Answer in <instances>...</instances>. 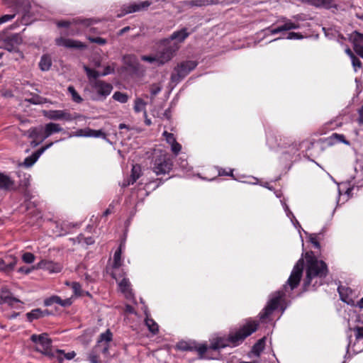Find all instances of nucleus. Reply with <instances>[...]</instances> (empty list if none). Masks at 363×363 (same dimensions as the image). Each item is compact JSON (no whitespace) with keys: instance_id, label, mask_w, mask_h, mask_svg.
Masks as SVG:
<instances>
[{"instance_id":"obj_21","label":"nucleus","mask_w":363,"mask_h":363,"mask_svg":"<svg viewBox=\"0 0 363 363\" xmlns=\"http://www.w3.org/2000/svg\"><path fill=\"white\" fill-rule=\"evenodd\" d=\"M118 286L120 291L124 294L125 298L130 299L133 298V294L130 289V283L128 279H123L119 283Z\"/></svg>"},{"instance_id":"obj_4","label":"nucleus","mask_w":363,"mask_h":363,"mask_svg":"<svg viewBox=\"0 0 363 363\" xmlns=\"http://www.w3.org/2000/svg\"><path fill=\"white\" fill-rule=\"evenodd\" d=\"M173 162L167 154L157 156L152 162V170L157 176L167 174L172 169Z\"/></svg>"},{"instance_id":"obj_35","label":"nucleus","mask_w":363,"mask_h":363,"mask_svg":"<svg viewBox=\"0 0 363 363\" xmlns=\"http://www.w3.org/2000/svg\"><path fill=\"white\" fill-rule=\"evenodd\" d=\"M310 4L316 7L329 9L332 6V0H308Z\"/></svg>"},{"instance_id":"obj_64","label":"nucleus","mask_w":363,"mask_h":363,"mask_svg":"<svg viewBox=\"0 0 363 363\" xmlns=\"http://www.w3.org/2000/svg\"><path fill=\"white\" fill-rule=\"evenodd\" d=\"M32 269H34L33 268L32 269H30V268H27V267H20L18 269V272H21V273H23V274H28L29 273L31 272Z\"/></svg>"},{"instance_id":"obj_26","label":"nucleus","mask_w":363,"mask_h":363,"mask_svg":"<svg viewBox=\"0 0 363 363\" xmlns=\"http://www.w3.org/2000/svg\"><path fill=\"white\" fill-rule=\"evenodd\" d=\"M279 21L284 23L283 25H281L283 31L298 29L300 28V25L298 23L293 22L286 17H281L279 19Z\"/></svg>"},{"instance_id":"obj_60","label":"nucleus","mask_w":363,"mask_h":363,"mask_svg":"<svg viewBox=\"0 0 363 363\" xmlns=\"http://www.w3.org/2000/svg\"><path fill=\"white\" fill-rule=\"evenodd\" d=\"M357 339L363 338V327H357L354 329Z\"/></svg>"},{"instance_id":"obj_3","label":"nucleus","mask_w":363,"mask_h":363,"mask_svg":"<svg viewBox=\"0 0 363 363\" xmlns=\"http://www.w3.org/2000/svg\"><path fill=\"white\" fill-rule=\"evenodd\" d=\"M179 50L176 42H171L169 39H162L157 45L156 55L157 65H162L170 61Z\"/></svg>"},{"instance_id":"obj_6","label":"nucleus","mask_w":363,"mask_h":363,"mask_svg":"<svg viewBox=\"0 0 363 363\" xmlns=\"http://www.w3.org/2000/svg\"><path fill=\"white\" fill-rule=\"evenodd\" d=\"M30 340L34 343L39 345V347H36L37 351L41 352L45 355H52V340L50 338L48 337V335L47 333H42L40 335L33 334L31 335Z\"/></svg>"},{"instance_id":"obj_28","label":"nucleus","mask_w":363,"mask_h":363,"mask_svg":"<svg viewBox=\"0 0 363 363\" xmlns=\"http://www.w3.org/2000/svg\"><path fill=\"white\" fill-rule=\"evenodd\" d=\"M44 133V129L43 126L34 127L29 129L24 135H27L28 138L37 140L40 136Z\"/></svg>"},{"instance_id":"obj_62","label":"nucleus","mask_w":363,"mask_h":363,"mask_svg":"<svg viewBox=\"0 0 363 363\" xmlns=\"http://www.w3.org/2000/svg\"><path fill=\"white\" fill-rule=\"evenodd\" d=\"M161 91V87L158 85L153 84L151 86L150 92L152 96L157 95Z\"/></svg>"},{"instance_id":"obj_47","label":"nucleus","mask_w":363,"mask_h":363,"mask_svg":"<svg viewBox=\"0 0 363 363\" xmlns=\"http://www.w3.org/2000/svg\"><path fill=\"white\" fill-rule=\"evenodd\" d=\"M162 135L165 138L167 143L170 145L177 141L172 133H168L167 131H164Z\"/></svg>"},{"instance_id":"obj_33","label":"nucleus","mask_w":363,"mask_h":363,"mask_svg":"<svg viewBox=\"0 0 363 363\" xmlns=\"http://www.w3.org/2000/svg\"><path fill=\"white\" fill-rule=\"evenodd\" d=\"M84 69L87 75V77L91 83V81L99 80L98 78L101 77V73L98 71L91 69L87 66H84Z\"/></svg>"},{"instance_id":"obj_14","label":"nucleus","mask_w":363,"mask_h":363,"mask_svg":"<svg viewBox=\"0 0 363 363\" xmlns=\"http://www.w3.org/2000/svg\"><path fill=\"white\" fill-rule=\"evenodd\" d=\"M97 22L98 21L94 18H77L72 19V21H61L57 22V24L59 27H69L72 24H79V25H82L84 28H87Z\"/></svg>"},{"instance_id":"obj_9","label":"nucleus","mask_w":363,"mask_h":363,"mask_svg":"<svg viewBox=\"0 0 363 363\" xmlns=\"http://www.w3.org/2000/svg\"><path fill=\"white\" fill-rule=\"evenodd\" d=\"M44 116L50 120H63L71 121L79 117V115L71 114L67 110H50L45 112Z\"/></svg>"},{"instance_id":"obj_12","label":"nucleus","mask_w":363,"mask_h":363,"mask_svg":"<svg viewBox=\"0 0 363 363\" xmlns=\"http://www.w3.org/2000/svg\"><path fill=\"white\" fill-rule=\"evenodd\" d=\"M33 268L36 269H44L50 273H58L61 272L62 266L60 263L54 262L52 261L41 260L35 267H33Z\"/></svg>"},{"instance_id":"obj_39","label":"nucleus","mask_w":363,"mask_h":363,"mask_svg":"<svg viewBox=\"0 0 363 363\" xmlns=\"http://www.w3.org/2000/svg\"><path fill=\"white\" fill-rule=\"evenodd\" d=\"M113 99L120 103H126L128 100V96L126 94L116 91L113 95Z\"/></svg>"},{"instance_id":"obj_20","label":"nucleus","mask_w":363,"mask_h":363,"mask_svg":"<svg viewBox=\"0 0 363 363\" xmlns=\"http://www.w3.org/2000/svg\"><path fill=\"white\" fill-rule=\"evenodd\" d=\"M43 129H44V135H43V137L42 138V140H43L45 138H48L52 134L55 133L61 132L63 130L60 124L55 123H47L45 125V127L43 128Z\"/></svg>"},{"instance_id":"obj_7","label":"nucleus","mask_w":363,"mask_h":363,"mask_svg":"<svg viewBox=\"0 0 363 363\" xmlns=\"http://www.w3.org/2000/svg\"><path fill=\"white\" fill-rule=\"evenodd\" d=\"M91 86L96 93L98 100L105 99L113 90L112 84L103 80L91 81Z\"/></svg>"},{"instance_id":"obj_13","label":"nucleus","mask_w":363,"mask_h":363,"mask_svg":"<svg viewBox=\"0 0 363 363\" xmlns=\"http://www.w3.org/2000/svg\"><path fill=\"white\" fill-rule=\"evenodd\" d=\"M22 43V38L19 34H12L6 37L1 43V48L8 51H13Z\"/></svg>"},{"instance_id":"obj_5","label":"nucleus","mask_w":363,"mask_h":363,"mask_svg":"<svg viewBox=\"0 0 363 363\" xmlns=\"http://www.w3.org/2000/svg\"><path fill=\"white\" fill-rule=\"evenodd\" d=\"M303 265V259H298L294 267L292 272L286 281V284L284 285V290L285 292L288 291V289H289L291 291L298 286L302 277Z\"/></svg>"},{"instance_id":"obj_44","label":"nucleus","mask_w":363,"mask_h":363,"mask_svg":"<svg viewBox=\"0 0 363 363\" xmlns=\"http://www.w3.org/2000/svg\"><path fill=\"white\" fill-rule=\"evenodd\" d=\"M1 303H6L11 306H13L14 303H18L20 301L18 299H17L14 297H12L9 295L1 296Z\"/></svg>"},{"instance_id":"obj_25","label":"nucleus","mask_w":363,"mask_h":363,"mask_svg":"<svg viewBox=\"0 0 363 363\" xmlns=\"http://www.w3.org/2000/svg\"><path fill=\"white\" fill-rule=\"evenodd\" d=\"M49 314V312L47 310L42 311L40 308H36L32 310L30 312L26 314L27 318L30 322H32L33 320L38 319L40 318L44 317Z\"/></svg>"},{"instance_id":"obj_49","label":"nucleus","mask_w":363,"mask_h":363,"mask_svg":"<svg viewBox=\"0 0 363 363\" xmlns=\"http://www.w3.org/2000/svg\"><path fill=\"white\" fill-rule=\"evenodd\" d=\"M71 287L77 296H81L82 295V286L78 282H72L71 284Z\"/></svg>"},{"instance_id":"obj_34","label":"nucleus","mask_w":363,"mask_h":363,"mask_svg":"<svg viewBox=\"0 0 363 363\" xmlns=\"http://www.w3.org/2000/svg\"><path fill=\"white\" fill-rule=\"evenodd\" d=\"M140 167L139 165H133L131 170L130 180L126 185L133 184L134 182H135L136 180L140 177Z\"/></svg>"},{"instance_id":"obj_38","label":"nucleus","mask_w":363,"mask_h":363,"mask_svg":"<svg viewBox=\"0 0 363 363\" xmlns=\"http://www.w3.org/2000/svg\"><path fill=\"white\" fill-rule=\"evenodd\" d=\"M145 106L146 103L142 99L137 98L135 100L134 111L136 113H140L142 111H145V113H146Z\"/></svg>"},{"instance_id":"obj_46","label":"nucleus","mask_w":363,"mask_h":363,"mask_svg":"<svg viewBox=\"0 0 363 363\" xmlns=\"http://www.w3.org/2000/svg\"><path fill=\"white\" fill-rule=\"evenodd\" d=\"M35 257L31 252H25L22 255V259L25 263L31 264L35 261Z\"/></svg>"},{"instance_id":"obj_58","label":"nucleus","mask_w":363,"mask_h":363,"mask_svg":"<svg viewBox=\"0 0 363 363\" xmlns=\"http://www.w3.org/2000/svg\"><path fill=\"white\" fill-rule=\"evenodd\" d=\"M310 242L314 245L315 247L319 249L320 247V245L319 242L317 240L316 235L314 234H312L310 235L309 238Z\"/></svg>"},{"instance_id":"obj_51","label":"nucleus","mask_w":363,"mask_h":363,"mask_svg":"<svg viewBox=\"0 0 363 363\" xmlns=\"http://www.w3.org/2000/svg\"><path fill=\"white\" fill-rule=\"evenodd\" d=\"M57 352L59 354H63L65 358L68 360L72 359L76 356V353L74 351L65 353L64 350H57Z\"/></svg>"},{"instance_id":"obj_43","label":"nucleus","mask_w":363,"mask_h":363,"mask_svg":"<svg viewBox=\"0 0 363 363\" xmlns=\"http://www.w3.org/2000/svg\"><path fill=\"white\" fill-rule=\"evenodd\" d=\"M86 38L89 42L96 43L100 45H104L107 43L106 39L101 37L87 36Z\"/></svg>"},{"instance_id":"obj_24","label":"nucleus","mask_w":363,"mask_h":363,"mask_svg":"<svg viewBox=\"0 0 363 363\" xmlns=\"http://www.w3.org/2000/svg\"><path fill=\"white\" fill-rule=\"evenodd\" d=\"M14 182L7 175L0 173V189L10 190L13 189Z\"/></svg>"},{"instance_id":"obj_55","label":"nucleus","mask_w":363,"mask_h":363,"mask_svg":"<svg viewBox=\"0 0 363 363\" xmlns=\"http://www.w3.org/2000/svg\"><path fill=\"white\" fill-rule=\"evenodd\" d=\"M288 40L296 39L301 40L303 38V35L299 33L290 32L286 38Z\"/></svg>"},{"instance_id":"obj_63","label":"nucleus","mask_w":363,"mask_h":363,"mask_svg":"<svg viewBox=\"0 0 363 363\" xmlns=\"http://www.w3.org/2000/svg\"><path fill=\"white\" fill-rule=\"evenodd\" d=\"M267 30H269L271 34H272V35L277 34L279 33L283 32L281 26H278L277 28H273V29H270L269 28H268Z\"/></svg>"},{"instance_id":"obj_53","label":"nucleus","mask_w":363,"mask_h":363,"mask_svg":"<svg viewBox=\"0 0 363 363\" xmlns=\"http://www.w3.org/2000/svg\"><path fill=\"white\" fill-rule=\"evenodd\" d=\"M182 150V145L177 141L171 145V150L175 155H177Z\"/></svg>"},{"instance_id":"obj_32","label":"nucleus","mask_w":363,"mask_h":363,"mask_svg":"<svg viewBox=\"0 0 363 363\" xmlns=\"http://www.w3.org/2000/svg\"><path fill=\"white\" fill-rule=\"evenodd\" d=\"M46 150V147H42L32 157L26 158L24 164L27 167L31 166L37 160L38 157Z\"/></svg>"},{"instance_id":"obj_57","label":"nucleus","mask_w":363,"mask_h":363,"mask_svg":"<svg viewBox=\"0 0 363 363\" xmlns=\"http://www.w3.org/2000/svg\"><path fill=\"white\" fill-rule=\"evenodd\" d=\"M157 57L156 54L154 56L143 55L141 57V60H143V61H147V62H149L150 63L156 62L157 64Z\"/></svg>"},{"instance_id":"obj_37","label":"nucleus","mask_w":363,"mask_h":363,"mask_svg":"<svg viewBox=\"0 0 363 363\" xmlns=\"http://www.w3.org/2000/svg\"><path fill=\"white\" fill-rule=\"evenodd\" d=\"M121 245L120 247L115 252L113 255V268H119L122 265L121 260Z\"/></svg>"},{"instance_id":"obj_54","label":"nucleus","mask_w":363,"mask_h":363,"mask_svg":"<svg viewBox=\"0 0 363 363\" xmlns=\"http://www.w3.org/2000/svg\"><path fill=\"white\" fill-rule=\"evenodd\" d=\"M15 16H16L15 13H13V14H6V15L2 16L1 17H0V25L2 24V23H6L8 21H11L12 19L14 18Z\"/></svg>"},{"instance_id":"obj_19","label":"nucleus","mask_w":363,"mask_h":363,"mask_svg":"<svg viewBox=\"0 0 363 363\" xmlns=\"http://www.w3.org/2000/svg\"><path fill=\"white\" fill-rule=\"evenodd\" d=\"M6 259H9L7 262L6 260L0 259V272H9L13 270L17 264L18 259L15 256L10 255L6 257Z\"/></svg>"},{"instance_id":"obj_22","label":"nucleus","mask_w":363,"mask_h":363,"mask_svg":"<svg viewBox=\"0 0 363 363\" xmlns=\"http://www.w3.org/2000/svg\"><path fill=\"white\" fill-rule=\"evenodd\" d=\"M189 33L187 31L186 28H182L180 30H177L174 32L170 37L168 38L171 42L173 40L177 41V44L178 43H182L188 36Z\"/></svg>"},{"instance_id":"obj_50","label":"nucleus","mask_w":363,"mask_h":363,"mask_svg":"<svg viewBox=\"0 0 363 363\" xmlns=\"http://www.w3.org/2000/svg\"><path fill=\"white\" fill-rule=\"evenodd\" d=\"M352 64L355 72L362 68V62L355 55L351 58Z\"/></svg>"},{"instance_id":"obj_23","label":"nucleus","mask_w":363,"mask_h":363,"mask_svg":"<svg viewBox=\"0 0 363 363\" xmlns=\"http://www.w3.org/2000/svg\"><path fill=\"white\" fill-rule=\"evenodd\" d=\"M53 303H57L62 306H68L71 305L72 302L69 298H66L63 300L60 296H52L45 301V306H50Z\"/></svg>"},{"instance_id":"obj_16","label":"nucleus","mask_w":363,"mask_h":363,"mask_svg":"<svg viewBox=\"0 0 363 363\" xmlns=\"http://www.w3.org/2000/svg\"><path fill=\"white\" fill-rule=\"evenodd\" d=\"M338 292L340 294V296L341 300L348 305L350 306H357L359 308H363V297L355 304L354 301L349 296L348 293H352V290L350 289H344L342 287H338Z\"/></svg>"},{"instance_id":"obj_17","label":"nucleus","mask_w":363,"mask_h":363,"mask_svg":"<svg viewBox=\"0 0 363 363\" xmlns=\"http://www.w3.org/2000/svg\"><path fill=\"white\" fill-rule=\"evenodd\" d=\"M225 0H187L183 2L184 6L191 8V7H202L211 4H222Z\"/></svg>"},{"instance_id":"obj_15","label":"nucleus","mask_w":363,"mask_h":363,"mask_svg":"<svg viewBox=\"0 0 363 363\" xmlns=\"http://www.w3.org/2000/svg\"><path fill=\"white\" fill-rule=\"evenodd\" d=\"M55 43L58 46H63L68 48H77L80 50L86 48V45L81 41L69 38H59L55 40Z\"/></svg>"},{"instance_id":"obj_29","label":"nucleus","mask_w":363,"mask_h":363,"mask_svg":"<svg viewBox=\"0 0 363 363\" xmlns=\"http://www.w3.org/2000/svg\"><path fill=\"white\" fill-rule=\"evenodd\" d=\"M112 333L109 330H107L105 333H101L99 337V340L96 344V349L101 347L102 343H109L112 340Z\"/></svg>"},{"instance_id":"obj_36","label":"nucleus","mask_w":363,"mask_h":363,"mask_svg":"<svg viewBox=\"0 0 363 363\" xmlns=\"http://www.w3.org/2000/svg\"><path fill=\"white\" fill-rule=\"evenodd\" d=\"M264 348V338H262L254 345L252 352L257 357H259Z\"/></svg>"},{"instance_id":"obj_1","label":"nucleus","mask_w":363,"mask_h":363,"mask_svg":"<svg viewBox=\"0 0 363 363\" xmlns=\"http://www.w3.org/2000/svg\"><path fill=\"white\" fill-rule=\"evenodd\" d=\"M258 323L255 320L247 321L238 331L230 333L228 339L216 338L212 341L209 348L213 350L224 348L228 345V342L231 343L233 346H236L243 341L247 337L255 332L257 329Z\"/></svg>"},{"instance_id":"obj_2","label":"nucleus","mask_w":363,"mask_h":363,"mask_svg":"<svg viewBox=\"0 0 363 363\" xmlns=\"http://www.w3.org/2000/svg\"><path fill=\"white\" fill-rule=\"evenodd\" d=\"M306 269L304 286H309L312 280L315 278L323 279L328 272V267L325 262L319 260L311 253H306Z\"/></svg>"},{"instance_id":"obj_10","label":"nucleus","mask_w":363,"mask_h":363,"mask_svg":"<svg viewBox=\"0 0 363 363\" xmlns=\"http://www.w3.org/2000/svg\"><path fill=\"white\" fill-rule=\"evenodd\" d=\"M151 4V1H144L139 3L123 5L121 8V13H118L117 16L120 18L128 13L146 10Z\"/></svg>"},{"instance_id":"obj_45","label":"nucleus","mask_w":363,"mask_h":363,"mask_svg":"<svg viewBox=\"0 0 363 363\" xmlns=\"http://www.w3.org/2000/svg\"><path fill=\"white\" fill-rule=\"evenodd\" d=\"M352 36L353 38L352 39V43L353 44H361L362 42H363V34L355 30L352 33Z\"/></svg>"},{"instance_id":"obj_59","label":"nucleus","mask_w":363,"mask_h":363,"mask_svg":"<svg viewBox=\"0 0 363 363\" xmlns=\"http://www.w3.org/2000/svg\"><path fill=\"white\" fill-rule=\"evenodd\" d=\"M88 128L85 129H79L74 133L75 136L77 137H88L89 133L87 132Z\"/></svg>"},{"instance_id":"obj_30","label":"nucleus","mask_w":363,"mask_h":363,"mask_svg":"<svg viewBox=\"0 0 363 363\" xmlns=\"http://www.w3.org/2000/svg\"><path fill=\"white\" fill-rule=\"evenodd\" d=\"M145 325L147 327L148 330L153 335H156L159 332V326L157 323L151 318L147 316L145 320Z\"/></svg>"},{"instance_id":"obj_52","label":"nucleus","mask_w":363,"mask_h":363,"mask_svg":"<svg viewBox=\"0 0 363 363\" xmlns=\"http://www.w3.org/2000/svg\"><path fill=\"white\" fill-rule=\"evenodd\" d=\"M28 101L33 104H40L44 102V99L36 95V96H33L30 99H28Z\"/></svg>"},{"instance_id":"obj_11","label":"nucleus","mask_w":363,"mask_h":363,"mask_svg":"<svg viewBox=\"0 0 363 363\" xmlns=\"http://www.w3.org/2000/svg\"><path fill=\"white\" fill-rule=\"evenodd\" d=\"M177 348L182 351H194L196 350L199 354V358L204 357V354L208 350L206 345H200L197 346L194 342L181 341L177 345Z\"/></svg>"},{"instance_id":"obj_56","label":"nucleus","mask_w":363,"mask_h":363,"mask_svg":"<svg viewBox=\"0 0 363 363\" xmlns=\"http://www.w3.org/2000/svg\"><path fill=\"white\" fill-rule=\"evenodd\" d=\"M355 52L363 58V45L362 44H353Z\"/></svg>"},{"instance_id":"obj_61","label":"nucleus","mask_w":363,"mask_h":363,"mask_svg":"<svg viewBox=\"0 0 363 363\" xmlns=\"http://www.w3.org/2000/svg\"><path fill=\"white\" fill-rule=\"evenodd\" d=\"M108 343H102L101 344V347L99 348V352H102L106 354L108 352Z\"/></svg>"},{"instance_id":"obj_41","label":"nucleus","mask_w":363,"mask_h":363,"mask_svg":"<svg viewBox=\"0 0 363 363\" xmlns=\"http://www.w3.org/2000/svg\"><path fill=\"white\" fill-rule=\"evenodd\" d=\"M68 91L72 95V99L77 103H81L83 99L73 86H69Z\"/></svg>"},{"instance_id":"obj_18","label":"nucleus","mask_w":363,"mask_h":363,"mask_svg":"<svg viewBox=\"0 0 363 363\" xmlns=\"http://www.w3.org/2000/svg\"><path fill=\"white\" fill-rule=\"evenodd\" d=\"M197 63L195 61H186L178 65L177 72L180 77H184L191 71L196 68Z\"/></svg>"},{"instance_id":"obj_40","label":"nucleus","mask_w":363,"mask_h":363,"mask_svg":"<svg viewBox=\"0 0 363 363\" xmlns=\"http://www.w3.org/2000/svg\"><path fill=\"white\" fill-rule=\"evenodd\" d=\"M98 353L99 349H96V346H95L88 357V359L91 363H100L99 361Z\"/></svg>"},{"instance_id":"obj_8","label":"nucleus","mask_w":363,"mask_h":363,"mask_svg":"<svg viewBox=\"0 0 363 363\" xmlns=\"http://www.w3.org/2000/svg\"><path fill=\"white\" fill-rule=\"evenodd\" d=\"M285 296V292L283 291H277L272 298L268 301L267 306L263 311L259 313L261 320L267 318L273 311L278 308L280 301Z\"/></svg>"},{"instance_id":"obj_31","label":"nucleus","mask_w":363,"mask_h":363,"mask_svg":"<svg viewBox=\"0 0 363 363\" xmlns=\"http://www.w3.org/2000/svg\"><path fill=\"white\" fill-rule=\"evenodd\" d=\"M46 150V147H42L32 157L26 158L24 164L27 167L31 166L37 160L38 157Z\"/></svg>"},{"instance_id":"obj_42","label":"nucleus","mask_w":363,"mask_h":363,"mask_svg":"<svg viewBox=\"0 0 363 363\" xmlns=\"http://www.w3.org/2000/svg\"><path fill=\"white\" fill-rule=\"evenodd\" d=\"M87 132L89 133L88 137H94V138H106V134L101 130H92L90 128H88Z\"/></svg>"},{"instance_id":"obj_27","label":"nucleus","mask_w":363,"mask_h":363,"mask_svg":"<svg viewBox=\"0 0 363 363\" xmlns=\"http://www.w3.org/2000/svg\"><path fill=\"white\" fill-rule=\"evenodd\" d=\"M52 66V59L48 55H43L39 62L40 69L45 72L48 71Z\"/></svg>"},{"instance_id":"obj_48","label":"nucleus","mask_w":363,"mask_h":363,"mask_svg":"<svg viewBox=\"0 0 363 363\" xmlns=\"http://www.w3.org/2000/svg\"><path fill=\"white\" fill-rule=\"evenodd\" d=\"M115 72V64L113 63L112 65H107L104 67V70L101 73V77L106 76L110 74H113Z\"/></svg>"}]
</instances>
